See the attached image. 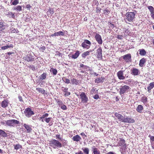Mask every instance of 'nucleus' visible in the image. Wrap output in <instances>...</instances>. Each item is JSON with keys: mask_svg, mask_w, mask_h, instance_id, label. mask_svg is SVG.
Masks as SVG:
<instances>
[{"mask_svg": "<svg viewBox=\"0 0 154 154\" xmlns=\"http://www.w3.org/2000/svg\"><path fill=\"white\" fill-rule=\"evenodd\" d=\"M50 71L51 72L53 73V75H55L57 74V69L53 68H51L50 69Z\"/></svg>", "mask_w": 154, "mask_h": 154, "instance_id": "36", "label": "nucleus"}, {"mask_svg": "<svg viewBox=\"0 0 154 154\" xmlns=\"http://www.w3.org/2000/svg\"><path fill=\"white\" fill-rule=\"evenodd\" d=\"M71 83L72 85H77L79 84V81L75 79L71 80Z\"/></svg>", "mask_w": 154, "mask_h": 154, "instance_id": "28", "label": "nucleus"}, {"mask_svg": "<svg viewBox=\"0 0 154 154\" xmlns=\"http://www.w3.org/2000/svg\"><path fill=\"white\" fill-rule=\"evenodd\" d=\"M142 100L143 102H146L147 101V98L145 97H143L142 98Z\"/></svg>", "mask_w": 154, "mask_h": 154, "instance_id": "50", "label": "nucleus"}, {"mask_svg": "<svg viewBox=\"0 0 154 154\" xmlns=\"http://www.w3.org/2000/svg\"><path fill=\"white\" fill-rule=\"evenodd\" d=\"M143 109V106L141 105H139L137 106L136 109L138 112L141 113Z\"/></svg>", "mask_w": 154, "mask_h": 154, "instance_id": "20", "label": "nucleus"}, {"mask_svg": "<svg viewBox=\"0 0 154 154\" xmlns=\"http://www.w3.org/2000/svg\"><path fill=\"white\" fill-rule=\"evenodd\" d=\"M139 70L136 68H134L131 70V73L134 75H137L139 74Z\"/></svg>", "mask_w": 154, "mask_h": 154, "instance_id": "22", "label": "nucleus"}, {"mask_svg": "<svg viewBox=\"0 0 154 154\" xmlns=\"http://www.w3.org/2000/svg\"><path fill=\"white\" fill-rule=\"evenodd\" d=\"M108 25L109 26V27L113 28L114 26V24H112L111 22H109L108 23Z\"/></svg>", "mask_w": 154, "mask_h": 154, "instance_id": "51", "label": "nucleus"}, {"mask_svg": "<svg viewBox=\"0 0 154 154\" xmlns=\"http://www.w3.org/2000/svg\"><path fill=\"white\" fill-rule=\"evenodd\" d=\"M104 80V78L102 77H99L96 79L95 80V83H99L100 82H103V81Z\"/></svg>", "mask_w": 154, "mask_h": 154, "instance_id": "25", "label": "nucleus"}, {"mask_svg": "<svg viewBox=\"0 0 154 154\" xmlns=\"http://www.w3.org/2000/svg\"><path fill=\"white\" fill-rule=\"evenodd\" d=\"M123 71H120L117 73V76L120 80H123L125 79V77L123 75Z\"/></svg>", "mask_w": 154, "mask_h": 154, "instance_id": "15", "label": "nucleus"}, {"mask_svg": "<svg viewBox=\"0 0 154 154\" xmlns=\"http://www.w3.org/2000/svg\"><path fill=\"white\" fill-rule=\"evenodd\" d=\"M36 91L39 93H40L42 94H45V91L43 88H37Z\"/></svg>", "mask_w": 154, "mask_h": 154, "instance_id": "24", "label": "nucleus"}, {"mask_svg": "<svg viewBox=\"0 0 154 154\" xmlns=\"http://www.w3.org/2000/svg\"><path fill=\"white\" fill-rule=\"evenodd\" d=\"M13 45L12 44H10V45H6L5 46H3L1 47V49L3 50H5L6 49L10 48H13Z\"/></svg>", "mask_w": 154, "mask_h": 154, "instance_id": "31", "label": "nucleus"}, {"mask_svg": "<svg viewBox=\"0 0 154 154\" xmlns=\"http://www.w3.org/2000/svg\"><path fill=\"white\" fill-rule=\"evenodd\" d=\"M61 141H62V145L63 146H64L67 145V142L66 140L64 139H62Z\"/></svg>", "mask_w": 154, "mask_h": 154, "instance_id": "44", "label": "nucleus"}, {"mask_svg": "<svg viewBox=\"0 0 154 154\" xmlns=\"http://www.w3.org/2000/svg\"><path fill=\"white\" fill-rule=\"evenodd\" d=\"M93 97L94 99H97L99 98V96L97 94H96Z\"/></svg>", "mask_w": 154, "mask_h": 154, "instance_id": "58", "label": "nucleus"}, {"mask_svg": "<svg viewBox=\"0 0 154 154\" xmlns=\"http://www.w3.org/2000/svg\"><path fill=\"white\" fill-rule=\"evenodd\" d=\"M118 38L120 39H122L123 38V36L120 35H118L117 37Z\"/></svg>", "mask_w": 154, "mask_h": 154, "instance_id": "54", "label": "nucleus"}, {"mask_svg": "<svg viewBox=\"0 0 154 154\" xmlns=\"http://www.w3.org/2000/svg\"><path fill=\"white\" fill-rule=\"evenodd\" d=\"M46 77V73H43L40 76V79L42 80L45 79Z\"/></svg>", "mask_w": 154, "mask_h": 154, "instance_id": "39", "label": "nucleus"}, {"mask_svg": "<svg viewBox=\"0 0 154 154\" xmlns=\"http://www.w3.org/2000/svg\"><path fill=\"white\" fill-rule=\"evenodd\" d=\"M83 151L84 154H89V149L88 148H83L82 149Z\"/></svg>", "mask_w": 154, "mask_h": 154, "instance_id": "32", "label": "nucleus"}, {"mask_svg": "<svg viewBox=\"0 0 154 154\" xmlns=\"http://www.w3.org/2000/svg\"><path fill=\"white\" fill-rule=\"evenodd\" d=\"M14 149L16 150L21 149L22 148V146L19 144H17L15 145H14Z\"/></svg>", "mask_w": 154, "mask_h": 154, "instance_id": "35", "label": "nucleus"}, {"mask_svg": "<svg viewBox=\"0 0 154 154\" xmlns=\"http://www.w3.org/2000/svg\"><path fill=\"white\" fill-rule=\"evenodd\" d=\"M151 15L153 19H154V12H153V13H151Z\"/></svg>", "mask_w": 154, "mask_h": 154, "instance_id": "64", "label": "nucleus"}, {"mask_svg": "<svg viewBox=\"0 0 154 154\" xmlns=\"http://www.w3.org/2000/svg\"><path fill=\"white\" fill-rule=\"evenodd\" d=\"M129 86L127 85H124L121 86L120 88L119 93L121 95L123 94L126 92L128 91V90L129 89Z\"/></svg>", "mask_w": 154, "mask_h": 154, "instance_id": "6", "label": "nucleus"}, {"mask_svg": "<svg viewBox=\"0 0 154 154\" xmlns=\"http://www.w3.org/2000/svg\"><path fill=\"white\" fill-rule=\"evenodd\" d=\"M91 44V42L89 40L86 39L84 41L82 44V46L84 48L88 49L90 47V45Z\"/></svg>", "mask_w": 154, "mask_h": 154, "instance_id": "7", "label": "nucleus"}, {"mask_svg": "<svg viewBox=\"0 0 154 154\" xmlns=\"http://www.w3.org/2000/svg\"><path fill=\"white\" fill-rule=\"evenodd\" d=\"M61 89L62 91L65 92H67L68 90V88H65L63 87H62Z\"/></svg>", "mask_w": 154, "mask_h": 154, "instance_id": "47", "label": "nucleus"}, {"mask_svg": "<svg viewBox=\"0 0 154 154\" xmlns=\"http://www.w3.org/2000/svg\"><path fill=\"white\" fill-rule=\"evenodd\" d=\"M51 36L52 37L57 36V32H55L54 33L52 34L51 35Z\"/></svg>", "mask_w": 154, "mask_h": 154, "instance_id": "62", "label": "nucleus"}, {"mask_svg": "<svg viewBox=\"0 0 154 154\" xmlns=\"http://www.w3.org/2000/svg\"><path fill=\"white\" fill-rule=\"evenodd\" d=\"M139 54L142 56L145 55L146 54V52L145 50L143 49H140L139 50Z\"/></svg>", "mask_w": 154, "mask_h": 154, "instance_id": "33", "label": "nucleus"}, {"mask_svg": "<svg viewBox=\"0 0 154 154\" xmlns=\"http://www.w3.org/2000/svg\"><path fill=\"white\" fill-rule=\"evenodd\" d=\"M23 59L27 62H29L31 61H34V58L33 57L29 55H26L25 57H24L23 58Z\"/></svg>", "mask_w": 154, "mask_h": 154, "instance_id": "9", "label": "nucleus"}, {"mask_svg": "<svg viewBox=\"0 0 154 154\" xmlns=\"http://www.w3.org/2000/svg\"><path fill=\"white\" fill-rule=\"evenodd\" d=\"M14 10L17 11H20L22 10V8L20 6H18L14 8Z\"/></svg>", "mask_w": 154, "mask_h": 154, "instance_id": "40", "label": "nucleus"}, {"mask_svg": "<svg viewBox=\"0 0 154 154\" xmlns=\"http://www.w3.org/2000/svg\"><path fill=\"white\" fill-rule=\"evenodd\" d=\"M79 51H77L74 54H73L72 56V58L74 59L77 58L79 55Z\"/></svg>", "mask_w": 154, "mask_h": 154, "instance_id": "29", "label": "nucleus"}, {"mask_svg": "<svg viewBox=\"0 0 154 154\" xmlns=\"http://www.w3.org/2000/svg\"><path fill=\"white\" fill-rule=\"evenodd\" d=\"M25 116L27 117H30L34 114V112L30 108H27L24 111Z\"/></svg>", "mask_w": 154, "mask_h": 154, "instance_id": "4", "label": "nucleus"}, {"mask_svg": "<svg viewBox=\"0 0 154 154\" xmlns=\"http://www.w3.org/2000/svg\"><path fill=\"white\" fill-rule=\"evenodd\" d=\"M29 67L30 68H31L32 70H34L35 68V67L33 66V65H30L29 66Z\"/></svg>", "mask_w": 154, "mask_h": 154, "instance_id": "61", "label": "nucleus"}, {"mask_svg": "<svg viewBox=\"0 0 154 154\" xmlns=\"http://www.w3.org/2000/svg\"><path fill=\"white\" fill-rule=\"evenodd\" d=\"M48 114L47 113H45V114L43 115V118L44 117L45 118V117H47L48 116Z\"/></svg>", "mask_w": 154, "mask_h": 154, "instance_id": "60", "label": "nucleus"}, {"mask_svg": "<svg viewBox=\"0 0 154 154\" xmlns=\"http://www.w3.org/2000/svg\"><path fill=\"white\" fill-rule=\"evenodd\" d=\"M135 14L133 12H128L125 14V17L124 19L125 22L128 23L127 21L131 22L135 18Z\"/></svg>", "mask_w": 154, "mask_h": 154, "instance_id": "1", "label": "nucleus"}, {"mask_svg": "<svg viewBox=\"0 0 154 154\" xmlns=\"http://www.w3.org/2000/svg\"><path fill=\"white\" fill-rule=\"evenodd\" d=\"M119 146H121L123 148H125L126 147V144L125 143V140L123 139L120 138L119 140L118 143Z\"/></svg>", "mask_w": 154, "mask_h": 154, "instance_id": "11", "label": "nucleus"}, {"mask_svg": "<svg viewBox=\"0 0 154 154\" xmlns=\"http://www.w3.org/2000/svg\"><path fill=\"white\" fill-rule=\"evenodd\" d=\"M154 87V82H152L150 83L149 85L147 88V89L148 90V91L149 93L150 92L151 90Z\"/></svg>", "mask_w": 154, "mask_h": 154, "instance_id": "19", "label": "nucleus"}, {"mask_svg": "<svg viewBox=\"0 0 154 154\" xmlns=\"http://www.w3.org/2000/svg\"><path fill=\"white\" fill-rule=\"evenodd\" d=\"M45 47L44 46H43L41 47L40 48V49L42 51H43L45 50Z\"/></svg>", "mask_w": 154, "mask_h": 154, "instance_id": "55", "label": "nucleus"}, {"mask_svg": "<svg viewBox=\"0 0 154 154\" xmlns=\"http://www.w3.org/2000/svg\"><path fill=\"white\" fill-rule=\"evenodd\" d=\"M90 51H87L85 52H84L82 55V57L85 58L86 56L89 55Z\"/></svg>", "mask_w": 154, "mask_h": 154, "instance_id": "41", "label": "nucleus"}, {"mask_svg": "<svg viewBox=\"0 0 154 154\" xmlns=\"http://www.w3.org/2000/svg\"><path fill=\"white\" fill-rule=\"evenodd\" d=\"M70 94V92H68L67 91V92H66L64 95L66 96H68Z\"/></svg>", "mask_w": 154, "mask_h": 154, "instance_id": "56", "label": "nucleus"}, {"mask_svg": "<svg viewBox=\"0 0 154 154\" xmlns=\"http://www.w3.org/2000/svg\"><path fill=\"white\" fill-rule=\"evenodd\" d=\"M57 36H64V33L63 32L60 31L57 32Z\"/></svg>", "mask_w": 154, "mask_h": 154, "instance_id": "42", "label": "nucleus"}, {"mask_svg": "<svg viewBox=\"0 0 154 154\" xmlns=\"http://www.w3.org/2000/svg\"><path fill=\"white\" fill-rule=\"evenodd\" d=\"M146 60L144 58H142L140 60L139 63V66L142 67L143 66V65L145 63Z\"/></svg>", "mask_w": 154, "mask_h": 154, "instance_id": "30", "label": "nucleus"}, {"mask_svg": "<svg viewBox=\"0 0 154 154\" xmlns=\"http://www.w3.org/2000/svg\"><path fill=\"white\" fill-rule=\"evenodd\" d=\"M50 146L54 149H56L57 147L60 148L62 147V144L58 140L52 139L50 141Z\"/></svg>", "mask_w": 154, "mask_h": 154, "instance_id": "2", "label": "nucleus"}, {"mask_svg": "<svg viewBox=\"0 0 154 154\" xmlns=\"http://www.w3.org/2000/svg\"><path fill=\"white\" fill-rule=\"evenodd\" d=\"M134 120L131 118L126 117L125 118L124 117L123 122L130 123H134Z\"/></svg>", "mask_w": 154, "mask_h": 154, "instance_id": "13", "label": "nucleus"}, {"mask_svg": "<svg viewBox=\"0 0 154 154\" xmlns=\"http://www.w3.org/2000/svg\"><path fill=\"white\" fill-rule=\"evenodd\" d=\"M149 137H150V139L151 140H152V141H154V137L151 136H149Z\"/></svg>", "mask_w": 154, "mask_h": 154, "instance_id": "59", "label": "nucleus"}, {"mask_svg": "<svg viewBox=\"0 0 154 154\" xmlns=\"http://www.w3.org/2000/svg\"><path fill=\"white\" fill-rule=\"evenodd\" d=\"M23 126L26 130V132L29 133L32 130V129L29 125L24 124L23 125Z\"/></svg>", "mask_w": 154, "mask_h": 154, "instance_id": "17", "label": "nucleus"}, {"mask_svg": "<svg viewBox=\"0 0 154 154\" xmlns=\"http://www.w3.org/2000/svg\"><path fill=\"white\" fill-rule=\"evenodd\" d=\"M8 15L10 17H12L13 18L15 17L14 14L11 12H8Z\"/></svg>", "mask_w": 154, "mask_h": 154, "instance_id": "45", "label": "nucleus"}, {"mask_svg": "<svg viewBox=\"0 0 154 154\" xmlns=\"http://www.w3.org/2000/svg\"><path fill=\"white\" fill-rule=\"evenodd\" d=\"M72 139L74 141L78 142L81 140L82 138L79 135H77L74 136L72 138Z\"/></svg>", "mask_w": 154, "mask_h": 154, "instance_id": "18", "label": "nucleus"}, {"mask_svg": "<svg viewBox=\"0 0 154 154\" xmlns=\"http://www.w3.org/2000/svg\"><path fill=\"white\" fill-rule=\"evenodd\" d=\"M54 13V10L53 8H50L47 12V14L48 16L51 15Z\"/></svg>", "mask_w": 154, "mask_h": 154, "instance_id": "34", "label": "nucleus"}, {"mask_svg": "<svg viewBox=\"0 0 154 154\" xmlns=\"http://www.w3.org/2000/svg\"><path fill=\"white\" fill-rule=\"evenodd\" d=\"M44 118H45V117H44L43 118V115H42V116L41 117H40V118L39 119H40V120H42V122H44V120H43V119H44Z\"/></svg>", "mask_w": 154, "mask_h": 154, "instance_id": "63", "label": "nucleus"}, {"mask_svg": "<svg viewBox=\"0 0 154 154\" xmlns=\"http://www.w3.org/2000/svg\"><path fill=\"white\" fill-rule=\"evenodd\" d=\"M56 139H60V140H61L62 139L60 137V135L59 134H57L56 135Z\"/></svg>", "mask_w": 154, "mask_h": 154, "instance_id": "53", "label": "nucleus"}, {"mask_svg": "<svg viewBox=\"0 0 154 154\" xmlns=\"http://www.w3.org/2000/svg\"><path fill=\"white\" fill-rule=\"evenodd\" d=\"M11 32L12 33H14L15 32H16V33L17 32V30H16V29H15L14 28H12L11 29Z\"/></svg>", "mask_w": 154, "mask_h": 154, "instance_id": "52", "label": "nucleus"}, {"mask_svg": "<svg viewBox=\"0 0 154 154\" xmlns=\"http://www.w3.org/2000/svg\"><path fill=\"white\" fill-rule=\"evenodd\" d=\"M8 104V102L6 100H4L1 103L2 107L4 108H6L7 107Z\"/></svg>", "mask_w": 154, "mask_h": 154, "instance_id": "21", "label": "nucleus"}, {"mask_svg": "<svg viewBox=\"0 0 154 154\" xmlns=\"http://www.w3.org/2000/svg\"><path fill=\"white\" fill-rule=\"evenodd\" d=\"M148 8L150 11V13L154 12V8L152 6H149L148 7Z\"/></svg>", "mask_w": 154, "mask_h": 154, "instance_id": "43", "label": "nucleus"}, {"mask_svg": "<svg viewBox=\"0 0 154 154\" xmlns=\"http://www.w3.org/2000/svg\"><path fill=\"white\" fill-rule=\"evenodd\" d=\"M91 150L94 154H100V153L99 149L94 146L92 147Z\"/></svg>", "mask_w": 154, "mask_h": 154, "instance_id": "16", "label": "nucleus"}, {"mask_svg": "<svg viewBox=\"0 0 154 154\" xmlns=\"http://www.w3.org/2000/svg\"><path fill=\"white\" fill-rule=\"evenodd\" d=\"M80 98L81 100V102L83 103H87L88 101V98L84 92H81L80 95Z\"/></svg>", "mask_w": 154, "mask_h": 154, "instance_id": "5", "label": "nucleus"}, {"mask_svg": "<svg viewBox=\"0 0 154 154\" xmlns=\"http://www.w3.org/2000/svg\"><path fill=\"white\" fill-rule=\"evenodd\" d=\"M0 136L3 137H6L7 136V134L3 130L0 129Z\"/></svg>", "mask_w": 154, "mask_h": 154, "instance_id": "26", "label": "nucleus"}, {"mask_svg": "<svg viewBox=\"0 0 154 154\" xmlns=\"http://www.w3.org/2000/svg\"><path fill=\"white\" fill-rule=\"evenodd\" d=\"M95 39L99 45H101L102 43V40L101 36L98 34L97 33L95 37Z\"/></svg>", "mask_w": 154, "mask_h": 154, "instance_id": "8", "label": "nucleus"}, {"mask_svg": "<svg viewBox=\"0 0 154 154\" xmlns=\"http://www.w3.org/2000/svg\"><path fill=\"white\" fill-rule=\"evenodd\" d=\"M115 115L116 117L118 118L119 121L122 122H123L125 117H124L122 116V115L118 113H116Z\"/></svg>", "mask_w": 154, "mask_h": 154, "instance_id": "14", "label": "nucleus"}, {"mask_svg": "<svg viewBox=\"0 0 154 154\" xmlns=\"http://www.w3.org/2000/svg\"><path fill=\"white\" fill-rule=\"evenodd\" d=\"M62 80L66 84H68L70 83V80L69 79L66 78L65 77L63 78Z\"/></svg>", "mask_w": 154, "mask_h": 154, "instance_id": "37", "label": "nucleus"}, {"mask_svg": "<svg viewBox=\"0 0 154 154\" xmlns=\"http://www.w3.org/2000/svg\"><path fill=\"white\" fill-rule=\"evenodd\" d=\"M80 67L84 69H87L88 70H90L91 68L87 66H85L83 64L81 63L80 65Z\"/></svg>", "mask_w": 154, "mask_h": 154, "instance_id": "27", "label": "nucleus"}, {"mask_svg": "<svg viewBox=\"0 0 154 154\" xmlns=\"http://www.w3.org/2000/svg\"><path fill=\"white\" fill-rule=\"evenodd\" d=\"M81 135L84 138H85V137H87L86 135L83 132L81 133Z\"/></svg>", "mask_w": 154, "mask_h": 154, "instance_id": "57", "label": "nucleus"}, {"mask_svg": "<svg viewBox=\"0 0 154 154\" xmlns=\"http://www.w3.org/2000/svg\"><path fill=\"white\" fill-rule=\"evenodd\" d=\"M19 124V121L14 119L8 120L6 122V124L10 126L14 127L16 125Z\"/></svg>", "mask_w": 154, "mask_h": 154, "instance_id": "3", "label": "nucleus"}, {"mask_svg": "<svg viewBox=\"0 0 154 154\" xmlns=\"http://www.w3.org/2000/svg\"><path fill=\"white\" fill-rule=\"evenodd\" d=\"M124 60L126 62H128L131 61V54H130L125 55L122 56Z\"/></svg>", "mask_w": 154, "mask_h": 154, "instance_id": "12", "label": "nucleus"}, {"mask_svg": "<svg viewBox=\"0 0 154 154\" xmlns=\"http://www.w3.org/2000/svg\"><path fill=\"white\" fill-rule=\"evenodd\" d=\"M52 118L51 117H49L48 118H46L45 119V121L47 123H48L51 120V119Z\"/></svg>", "mask_w": 154, "mask_h": 154, "instance_id": "48", "label": "nucleus"}, {"mask_svg": "<svg viewBox=\"0 0 154 154\" xmlns=\"http://www.w3.org/2000/svg\"><path fill=\"white\" fill-rule=\"evenodd\" d=\"M11 3L13 5H16L19 3L18 0H11Z\"/></svg>", "mask_w": 154, "mask_h": 154, "instance_id": "38", "label": "nucleus"}, {"mask_svg": "<svg viewBox=\"0 0 154 154\" xmlns=\"http://www.w3.org/2000/svg\"><path fill=\"white\" fill-rule=\"evenodd\" d=\"M6 26L5 24L2 22H0V30L2 31L4 30L5 29V26Z\"/></svg>", "mask_w": 154, "mask_h": 154, "instance_id": "23", "label": "nucleus"}, {"mask_svg": "<svg viewBox=\"0 0 154 154\" xmlns=\"http://www.w3.org/2000/svg\"><path fill=\"white\" fill-rule=\"evenodd\" d=\"M56 101L57 103L58 104V105L60 107L63 104V102L62 101L59 100H57Z\"/></svg>", "mask_w": 154, "mask_h": 154, "instance_id": "46", "label": "nucleus"}, {"mask_svg": "<svg viewBox=\"0 0 154 154\" xmlns=\"http://www.w3.org/2000/svg\"><path fill=\"white\" fill-rule=\"evenodd\" d=\"M96 54L97 55V56L98 59H102V50L101 47L97 49V51Z\"/></svg>", "mask_w": 154, "mask_h": 154, "instance_id": "10", "label": "nucleus"}, {"mask_svg": "<svg viewBox=\"0 0 154 154\" xmlns=\"http://www.w3.org/2000/svg\"><path fill=\"white\" fill-rule=\"evenodd\" d=\"M61 108L63 110H66L67 109V107L66 106L63 104L61 106Z\"/></svg>", "mask_w": 154, "mask_h": 154, "instance_id": "49", "label": "nucleus"}]
</instances>
